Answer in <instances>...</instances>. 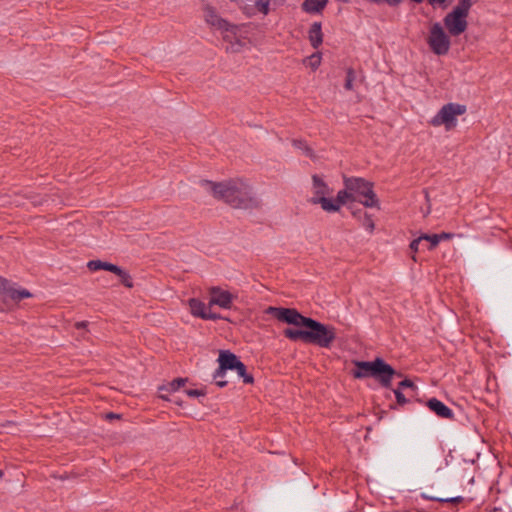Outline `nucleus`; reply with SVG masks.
Returning <instances> with one entry per match:
<instances>
[{"label": "nucleus", "mask_w": 512, "mask_h": 512, "mask_svg": "<svg viewBox=\"0 0 512 512\" xmlns=\"http://www.w3.org/2000/svg\"><path fill=\"white\" fill-rule=\"evenodd\" d=\"M265 312L280 322L299 328H286L283 330L284 337L290 341L301 340L304 343L328 349L336 339V329L334 326L325 325L315 319L306 317L295 308L269 306Z\"/></svg>", "instance_id": "f257e3e1"}, {"label": "nucleus", "mask_w": 512, "mask_h": 512, "mask_svg": "<svg viewBox=\"0 0 512 512\" xmlns=\"http://www.w3.org/2000/svg\"><path fill=\"white\" fill-rule=\"evenodd\" d=\"M201 185L217 200H222L233 208L253 209L259 206L252 187L242 179H231L223 182L202 180Z\"/></svg>", "instance_id": "f03ea898"}, {"label": "nucleus", "mask_w": 512, "mask_h": 512, "mask_svg": "<svg viewBox=\"0 0 512 512\" xmlns=\"http://www.w3.org/2000/svg\"><path fill=\"white\" fill-rule=\"evenodd\" d=\"M355 369L352 371L354 378H375L382 387L390 388L395 375L400 376L396 370L382 358L373 361H355Z\"/></svg>", "instance_id": "7ed1b4c3"}, {"label": "nucleus", "mask_w": 512, "mask_h": 512, "mask_svg": "<svg viewBox=\"0 0 512 512\" xmlns=\"http://www.w3.org/2000/svg\"><path fill=\"white\" fill-rule=\"evenodd\" d=\"M344 186L356 197L363 206L380 208L379 200L373 191V183L361 177H345Z\"/></svg>", "instance_id": "20e7f679"}, {"label": "nucleus", "mask_w": 512, "mask_h": 512, "mask_svg": "<svg viewBox=\"0 0 512 512\" xmlns=\"http://www.w3.org/2000/svg\"><path fill=\"white\" fill-rule=\"evenodd\" d=\"M466 106L459 103H447L441 107L437 114L430 120V124L434 127L445 126L447 131L453 129L457 125V116L466 113Z\"/></svg>", "instance_id": "39448f33"}, {"label": "nucleus", "mask_w": 512, "mask_h": 512, "mask_svg": "<svg viewBox=\"0 0 512 512\" xmlns=\"http://www.w3.org/2000/svg\"><path fill=\"white\" fill-rule=\"evenodd\" d=\"M427 44L435 55L442 56L449 52L451 40L449 34L445 32L444 27L439 22L430 26Z\"/></svg>", "instance_id": "423d86ee"}, {"label": "nucleus", "mask_w": 512, "mask_h": 512, "mask_svg": "<svg viewBox=\"0 0 512 512\" xmlns=\"http://www.w3.org/2000/svg\"><path fill=\"white\" fill-rule=\"evenodd\" d=\"M204 17L209 25L220 30L223 33L224 40L233 43V40L236 39L237 34L239 32V26L230 24L228 21L221 18L216 13V11L210 6L205 7Z\"/></svg>", "instance_id": "0eeeda50"}, {"label": "nucleus", "mask_w": 512, "mask_h": 512, "mask_svg": "<svg viewBox=\"0 0 512 512\" xmlns=\"http://www.w3.org/2000/svg\"><path fill=\"white\" fill-rule=\"evenodd\" d=\"M465 15L452 9L443 18V23L450 36L456 37L464 33L468 27Z\"/></svg>", "instance_id": "6e6552de"}, {"label": "nucleus", "mask_w": 512, "mask_h": 512, "mask_svg": "<svg viewBox=\"0 0 512 512\" xmlns=\"http://www.w3.org/2000/svg\"><path fill=\"white\" fill-rule=\"evenodd\" d=\"M98 270H105L111 272L114 275L116 281L113 282L112 285L122 284L127 288L133 287V280L130 274L115 264L98 260Z\"/></svg>", "instance_id": "1a4fd4ad"}, {"label": "nucleus", "mask_w": 512, "mask_h": 512, "mask_svg": "<svg viewBox=\"0 0 512 512\" xmlns=\"http://www.w3.org/2000/svg\"><path fill=\"white\" fill-rule=\"evenodd\" d=\"M218 362L219 367L213 374L214 379L223 378L227 370H234L240 360L230 351H220Z\"/></svg>", "instance_id": "9d476101"}, {"label": "nucleus", "mask_w": 512, "mask_h": 512, "mask_svg": "<svg viewBox=\"0 0 512 512\" xmlns=\"http://www.w3.org/2000/svg\"><path fill=\"white\" fill-rule=\"evenodd\" d=\"M209 292L211 295L209 306L217 305L223 309H230L232 307L235 297L229 291L222 290L220 287H211Z\"/></svg>", "instance_id": "9b49d317"}, {"label": "nucleus", "mask_w": 512, "mask_h": 512, "mask_svg": "<svg viewBox=\"0 0 512 512\" xmlns=\"http://www.w3.org/2000/svg\"><path fill=\"white\" fill-rule=\"evenodd\" d=\"M189 307L191 314L195 317H199L204 320L220 319V316L218 314L209 312L205 303L196 298H192L189 300Z\"/></svg>", "instance_id": "f8f14e48"}, {"label": "nucleus", "mask_w": 512, "mask_h": 512, "mask_svg": "<svg viewBox=\"0 0 512 512\" xmlns=\"http://www.w3.org/2000/svg\"><path fill=\"white\" fill-rule=\"evenodd\" d=\"M0 293L7 295L12 301L19 302L24 298H29L32 294L26 289H16L9 286L6 279L0 277Z\"/></svg>", "instance_id": "ddd939ff"}, {"label": "nucleus", "mask_w": 512, "mask_h": 512, "mask_svg": "<svg viewBox=\"0 0 512 512\" xmlns=\"http://www.w3.org/2000/svg\"><path fill=\"white\" fill-rule=\"evenodd\" d=\"M427 407L433 411L438 417L445 419H453V411L437 398H431L426 403Z\"/></svg>", "instance_id": "4468645a"}, {"label": "nucleus", "mask_w": 512, "mask_h": 512, "mask_svg": "<svg viewBox=\"0 0 512 512\" xmlns=\"http://www.w3.org/2000/svg\"><path fill=\"white\" fill-rule=\"evenodd\" d=\"M327 3L328 0H304L301 4V8L306 13L317 14L322 12Z\"/></svg>", "instance_id": "2eb2a0df"}, {"label": "nucleus", "mask_w": 512, "mask_h": 512, "mask_svg": "<svg viewBox=\"0 0 512 512\" xmlns=\"http://www.w3.org/2000/svg\"><path fill=\"white\" fill-rule=\"evenodd\" d=\"M309 41L313 48L317 49L323 42V34L320 22H314L308 32Z\"/></svg>", "instance_id": "dca6fc26"}, {"label": "nucleus", "mask_w": 512, "mask_h": 512, "mask_svg": "<svg viewBox=\"0 0 512 512\" xmlns=\"http://www.w3.org/2000/svg\"><path fill=\"white\" fill-rule=\"evenodd\" d=\"M311 202L313 204H320L322 209L327 212H337L340 209L337 202L331 198H327L326 195L320 197H312Z\"/></svg>", "instance_id": "f3484780"}, {"label": "nucleus", "mask_w": 512, "mask_h": 512, "mask_svg": "<svg viewBox=\"0 0 512 512\" xmlns=\"http://www.w3.org/2000/svg\"><path fill=\"white\" fill-rule=\"evenodd\" d=\"M353 216L358 217V220H359L360 224L362 225V227H364L370 233L373 232L375 225H374V220L371 215H369L367 212L359 210V211H354Z\"/></svg>", "instance_id": "a211bd4d"}, {"label": "nucleus", "mask_w": 512, "mask_h": 512, "mask_svg": "<svg viewBox=\"0 0 512 512\" xmlns=\"http://www.w3.org/2000/svg\"><path fill=\"white\" fill-rule=\"evenodd\" d=\"M314 196L320 197L329 194V189L326 183L318 175L312 176Z\"/></svg>", "instance_id": "6ab92c4d"}, {"label": "nucleus", "mask_w": 512, "mask_h": 512, "mask_svg": "<svg viewBox=\"0 0 512 512\" xmlns=\"http://www.w3.org/2000/svg\"><path fill=\"white\" fill-rule=\"evenodd\" d=\"M238 376L243 379L245 384H252L254 382V378L251 374L247 373L245 364L240 361L237 367L234 369Z\"/></svg>", "instance_id": "aec40b11"}, {"label": "nucleus", "mask_w": 512, "mask_h": 512, "mask_svg": "<svg viewBox=\"0 0 512 512\" xmlns=\"http://www.w3.org/2000/svg\"><path fill=\"white\" fill-rule=\"evenodd\" d=\"M349 200H356V197L352 196V193L345 187V189L340 190L337 193L335 201L341 207L342 205L346 204Z\"/></svg>", "instance_id": "412c9836"}, {"label": "nucleus", "mask_w": 512, "mask_h": 512, "mask_svg": "<svg viewBox=\"0 0 512 512\" xmlns=\"http://www.w3.org/2000/svg\"><path fill=\"white\" fill-rule=\"evenodd\" d=\"M473 4V0H459L458 4L453 8V10L460 12L461 14L468 17L469 11Z\"/></svg>", "instance_id": "4be33fe9"}, {"label": "nucleus", "mask_w": 512, "mask_h": 512, "mask_svg": "<svg viewBox=\"0 0 512 512\" xmlns=\"http://www.w3.org/2000/svg\"><path fill=\"white\" fill-rule=\"evenodd\" d=\"M186 381H187V379H185V378H176L173 381L169 382L167 386H163L160 389L167 390L168 392H176L182 386L185 385Z\"/></svg>", "instance_id": "5701e85b"}, {"label": "nucleus", "mask_w": 512, "mask_h": 512, "mask_svg": "<svg viewBox=\"0 0 512 512\" xmlns=\"http://www.w3.org/2000/svg\"><path fill=\"white\" fill-rule=\"evenodd\" d=\"M304 63L311 67L312 70H316L321 64V54L314 53L304 60Z\"/></svg>", "instance_id": "b1692460"}, {"label": "nucleus", "mask_w": 512, "mask_h": 512, "mask_svg": "<svg viewBox=\"0 0 512 512\" xmlns=\"http://www.w3.org/2000/svg\"><path fill=\"white\" fill-rule=\"evenodd\" d=\"M422 238L424 241L428 242V245H427L428 250L434 249L440 243L438 234H432V235L423 234Z\"/></svg>", "instance_id": "393cba45"}, {"label": "nucleus", "mask_w": 512, "mask_h": 512, "mask_svg": "<svg viewBox=\"0 0 512 512\" xmlns=\"http://www.w3.org/2000/svg\"><path fill=\"white\" fill-rule=\"evenodd\" d=\"M430 500L438 501L442 503H450L453 505L460 504L464 501V497L462 496H456V497H450V498H437V497H427Z\"/></svg>", "instance_id": "a878e982"}, {"label": "nucleus", "mask_w": 512, "mask_h": 512, "mask_svg": "<svg viewBox=\"0 0 512 512\" xmlns=\"http://www.w3.org/2000/svg\"><path fill=\"white\" fill-rule=\"evenodd\" d=\"M269 5L270 0H256L255 2L256 9L264 15L269 13Z\"/></svg>", "instance_id": "bb28decb"}, {"label": "nucleus", "mask_w": 512, "mask_h": 512, "mask_svg": "<svg viewBox=\"0 0 512 512\" xmlns=\"http://www.w3.org/2000/svg\"><path fill=\"white\" fill-rule=\"evenodd\" d=\"M355 80V72L352 68H349L346 73V81H345V89L352 90L353 89V82Z\"/></svg>", "instance_id": "cd10ccee"}, {"label": "nucleus", "mask_w": 512, "mask_h": 512, "mask_svg": "<svg viewBox=\"0 0 512 512\" xmlns=\"http://www.w3.org/2000/svg\"><path fill=\"white\" fill-rule=\"evenodd\" d=\"M293 145L301 150L307 155L312 156V150L301 140H294Z\"/></svg>", "instance_id": "c85d7f7f"}, {"label": "nucleus", "mask_w": 512, "mask_h": 512, "mask_svg": "<svg viewBox=\"0 0 512 512\" xmlns=\"http://www.w3.org/2000/svg\"><path fill=\"white\" fill-rule=\"evenodd\" d=\"M409 388L412 391H415L417 389L416 385L410 380V379H404L402 380L397 389H400L402 391L403 389Z\"/></svg>", "instance_id": "c756f323"}, {"label": "nucleus", "mask_w": 512, "mask_h": 512, "mask_svg": "<svg viewBox=\"0 0 512 512\" xmlns=\"http://www.w3.org/2000/svg\"><path fill=\"white\" fill-rule=\"evenodd\" d=\"M394 394L399 405H404L408 402V400L405 398L404 394L402 393V391H400V389H395Z\"/></svg>", "instance_id": "7c9ffc66"}, {"label": "nucleus", "mask_w": 512, "mask_h": 512, "mask_svg": "<svg viewBox=\"0 0 512 512\" xmlns=\"http://www.w3.org/2000/svg\"><path fill=\"white\" fill-rule=\"evenodd\" d=\"M423 241V238H422V235L420 237H418L417 239H414L411 243H410V249L413 251V252H417L419 250V246L421 244V242Z\"/></svg>", "instance_id": "2f4dec72"}, {"label": "nucleus", "mask_w": 512, "mask_h": 512, "mask_svg": "<svg viewBox=\"0 0 512 512\" xmlns=\"http://www.w3.org/2000/svg\"><path fill=\"white\" fill-rule=\"evenodd\" d=\"M186 394L189 397H199V396H204L205 392L202 390H199V389H188V390H186Z\"/></svg>", "instance_id": "473e14b6"}, {"label": "nucleus", "mask_w": 512, "mask_h": 512, "mask_svg": "<svg viewBox=\"0 0 512 512\" xmlns=\"http://www.w3.org/2000/svg\"><path fill=\"white\" fill-rule=\"evenodd\" d=\"M370 2H373V3H381L383 2V0H369ZM385 3H387L389 6H392V7H395V6H398L402 0H384Z\"/></svg>", "instance_id": "72a5a7b5"}, {"label": "nucleus", "mask_w": 512, "mask_h": 512, "mask_svg": "<svg viewBox=\"0 0 512 512\" xmlns=\"http://www.w3.org/2000/svg\"><path fill=\"white\" fill-rule=\"evenodd\" d=\"M102 417L108 421H111L113 419H120V415L119 414H116V413H105L102 415Z\"/></svg>", "instance_id": "f704fd0d"}, {"label": "nucleus", "mask_w": 512, "mask_h": 512, "mask_svg": "<svg viewBox=\"0 0 512 512\" xmlns=\"http://www.w3.org/2000/svg\"><path fill=\"white\" fill-rule=\"evenodd\" d=\"M452 236H453L452 234H450V233H445V232H443V233H441V234H438V237H439L440 241H441V240H448V239H451V238H452Z\"/></svg>", "instance_id": "c9c22d12"}, {"label": "nucleus", "mask_w": 512, "mask_h": 512, "mask_svg": "<svg viewBox=\"0 0 512 512\" xmlns=\"http://www.w3.org/2000/svg\"><path fill=\"white\" fill-rule=\"evenodd\" d=\"M87 267H88L91 271H96V268H97L96 260H90V261L87 263Z\"/></svg>", "instance_id": "e433bc0d"}, {"label": "nucleus", "mask_w": 512, "mask_h": 512, "mask_svg": "<svg viewBox=\"0 0 512 512\" xmlns=\"http://www.w3.org/2000/svg\"><path fill=\"white\" fill-rule=\"evenodd\" d=\"M216 381V385L218 387H225L227 385V381L223 380L222 378L214 379Z\"/></svg>", "instance_id": "4c0bfd02"}, {"label": "nucleus", "mask_w": 512, "mask_h": 512, "mask_svg": "<svg viewBox=\"0 0 512 512\" xmlns=\"http://www.w3.org/2000/svg\"><path fill=\"white\" fill-rule=\"evenodd\" d=\"M446 2V0H428V3L432 6H435L437 4L442 5Z\"/></svg>", "instance_id": "58836bf2"}, {"label": "nucleus", "mask_w": 512, "mask_h": 512, "mask_svg": "<svg viewBox=\"0 0 512 512\" xmlns=\"http://www.w3.org/2000/svg\"><path fill=\"white\" fill-rule=\"evenodd\" d=\"M85 326H86V322H77V323L75 324V327H76L77 329H81V328H83V327H85Z\"/></svg>", "instance_id": "ea45409f"}, {"label": "nucleus", "mask_w": 512, "mask_h": 512, "mask_svg": "<svg viewBox=\"0 0 512 512\" xmlns=\"http://www.w3.org/2000/svg\"><path fill=\"white\" fill-rule=\"evenodd\" d=\"M3 475H4L3 470H0V479L3 477Z\"/></svg>", "instance_id": "a19ab883"}, {"label": "nucleus", "mask_w": 512, "mask_h": 512, "mask_svg": "<svg viewBox=\"0 0 512 512\" xmlns=\"http://www.w3.org/2000/svg\"><path fill=\"white\" fill-rule=\"evenodd\" d=\"M160 397H161L162 399H165V400H167V399H168L165 395H161Z\"/></svg>", "instance_id": "79ce46f5"}]
</instances>
